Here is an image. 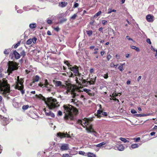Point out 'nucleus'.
Instances as JSON below:
<instances>
[{
	"mask_svg": "<svg viewBox=\"0 0 157 157\" xmlns=\"http://www.w3.org/2000/svg\"><path fill=\"white\" fill-rule=\"evenodd\" d=\"M64 112L65 115L64 117L65 121L67 123L71 124H73V121L74 120V114L78 113V110L71 105H65L63 106Z\"/></svg>",
	"mask_w": 157,
	"mask_h": 157,
	"instance_id": "1",
	"label": "nucleus"
},
{
	"mask_svg": "<svg viewBox=\"0 0 157 157\" xmlns=\"http://www.w3.org/2000/svg\"><path fill=\"white\" fill-rule=\"evenodd\" d=\"M45 102L49 109H53L57 108L59 106V102L56 99L52 98H48Z\"/></svg>",
	"mask_w": 157,
	"mask_h": 157,
	"instance_id": "2",
	"label": "nucleus"
},
{
	"mask_svg": "<svg viewBox=\"0 0 157 157\" xmlns=\"http://www.w3.org/2000/svg\"><path fill=\"white\" fill-rule=\"evenodd\" d=\"M0 90L2 94L7 95L10 92V88L8 84L5 81H0Z\"/></svg>",
	"mask_w": 157,
	"mask_h": 157,
	"instance_id": "3",
	"label": "nucleus"
},
{
	"mask_svg": "<svg viewBox=\"0 0 157 157\" xmlns=\"http://www.w3.org/2000/svg\"><path fill=\"white\" fill-rule=\"evenodd\" d=\"M8 66L7 71L10 74L12 73L13 71L18 69V64L15 62H9V63H8Z\"/></svg>",
	"mask_w": 157,
	"mask_h": 157,
	"instance_id": "4",
	"label": "nucleus"
},
{
	"mask_svg": "<svg viewBox=\"0 0 157 157\" xmlns=\"http://www.w3.org/2000/svg\"><path fill=\"white\" fill-rule=\"evenodd\" d=\"M68 69L72 71L76 76H79L80 75L78 67L77 66L75 65L72 67V65H69L68 66Z\"/></svg>",
	"mask_w": 157,
	"mask_h": 157,
	"instance_id": "5",
	"label": "nucleus"
},
{
	"mask_svg": "<svg viewBox=\"0 0 157 157\" xmlns=\"http://www.w3.org/2000/svg\"><path fill=\"white\" fill-rule=\"evenodd\" d=\"M57 137L61 139L62 138L67 137L68 138H71V137L70 136L69 134H68L67 132L66 133L59 132L57 133Z\"/></svg>",
	"mask_w": 157,
	"mask_h": 157,
	"instance_id": "6",
	"label": "nucleus"
},
{
	"mask_svg": "<svg viewBox=\"0 0 157 157\" xmlns=\"http://www.w3.org/2000/svg\"><path fill=\"white\" fill-rule=\"evenodd\" d=\"M0 119L2 124L4 126L6 125L9 123V119L7 118L4 117L0 115Z\"/></svg>",
	"mask_w": 157,
	"mask_h": 157,
	"instance_id": "7",
	"label": "nucleus"
},
{
	"mask_svg": "<svg viewBox=\"0 0 157 157\" xmlns=\"http://www.w3.org/2000/svg\"><path fill=\"white\" fill-rule=\"evenodd\" d=\"M14 56L16 59H18L20 57V55L17 52L16 50L13 51L12 54L11 53L10 55V57L12 59L13 56Z\"/></svg>",
	"mask_w": 157,
	"mask_h": 157,
	"instance_id": "8",
	"label": "nucleus"
},
{
	"mask_svg": "<svg viewBox=\"0 0 157 157\" xmlns=\"http://www.w3.org/2000/svg\"><path fill=\"white\" fill-rule=\"evenodd\" d=\"M60 150L62 151L67 150L69 149V144H62L60 146Z\"/></svg>",
	"mask_w": 157,
	"mask_h": 157,
	"instance_id": "9",
	"label": "nucleus"
},
{
	"mask_svg": "<svg viewBox=\"0 0 157 157\" xmlns=\"http://www.w3.org/2000/svg\"><path fill=\"white\" fill-rule=\"evenodd\" d=\"M45 115L49 117H54L55 115L54 113L50 110H46L45 109Z\"/></svg>",
	"mask_w": 157,
	"mask_h": 157,
	"instance_id": "10",
	"label": "nucleus"
},
{
	"mask_svg": "<svg viewBox=\"0 0 157 157\" xmlns=\"http://www.w3.org/2000/svg\"><path fill=\"white\" fill-rule=\"evenodd\" d=\"M45 86L46 88H47V90L49 91H50L52 87L53 86L49 84L47 80H45Z\"/></svg>",
	"mask_w": 157,
	"mask_h": 157,
	"instance_id": "11",
	"label": "nucleus"
},
{
	"mask_svg": "<svg viewBox=\"0 0 157 157\" xmlns=\"http://www.w3.org/2000/svg\"><path fill=\"white\" fill-rule=\"evenodd\" d=\"M154 16L151 14L147 15L146 17L147 21L149 22H152L154 20Z\"/></svg>",
	"mask_w": 157,
	"mask_h": 157,
	"instance_id": "12",
	"label": "nucleus"
},
{
	"mask_svg": "<svg viewBox=\"0 0 157 157\" xmlns=\"http://www.w3.org/2000/svg\"><path fill=\"white\" fill-rule=\"evenodd\" d=\"M71 89L69 87H66L65 89L63 91V93L65 94H70L71 93Z\"/></svg>",
	"mask_w": 157,
	"mask_h": 157,
	"instance_id": "13",
	"label": "nucleus"
},
{
	"mask_svg": "<svg viewBox=\"0 0 157 157\" xmlns=\"http://www.w3.org/2000/svg\"><path fill=\"white\" fill-rule=\"evenodd\" d=\"M96 78H97L96 77H95L94 80H93L94 79H92L91 78V79H92V80H91L90 81H86L85 79L83 80V81L84 82H87V83H89V84H90V85H94L95 83V80H96Z\"/></svg>",
	"mask_w": 157,
	"mask_h": 157,
	"instance_id": "14",
	"label": "nucleus"
},
{
	"mask_svg": "<svg viewBox=\"0 0 157 157\" xmlns=\"http://www.w3.org/2000/svg\"><path fill=\"white\" fill-rule=\"evenodd\" d=\"M86 130L87 131L88 133H96V132H95L93 128L91 126H90L89 128L86 127Z\"/></svg>",
	"mask_w": 157,
	"mask_h": 157,
	"instance_id": "15",
	"label": "nucleus"
},
{
	"mask_svg": "<svg viewBox=\"0 0 157 157\" xmlns=\"http://www.w3.org/2000/svg\"><path fill=\"white\" fill-rule=\"evenodd\" d=\"M77 123L78 124H81L84 128H85L84 125L86 126V121H85L84 122H83L82 120L80 119H78L77 121Z\"/></svg>",
	"mask_w": 157,
	"mask_h": 157,
	"instance_id": "16",
	"label": "nucleus"
},
{
	"mask_svg": "<svg viewBox=\"0 0 157 157\" xmlns=\"http://www.w3.org/2000/svg\"><path fill=\"white\" fill-rule=\"evenodd\" d=\"M67 4V2H62L59 3V7L63 8L65 7Z\"/></svg>",
	"mask_w": 157,
	"mask_h": 157,
	"instance_id": "17",
	"label": "nucleus"
},
{
	"mask_svg": "<svg viewBox=\"0 0 157 157\" xmlns=\"http://www.w3.org/2000/svg\"><path fill=\"white\" fill-rule=\"evenodd\" d=\"M40 78V77L38 75H36L33 78V82H37L39 81Z\"/></svg>",
	"mask_w": 157,
	"mask_h": 157,
	"instance_id": "18",
	"label": "nucleus"
},
{
	"mask_svg": "<svg viewBox=\"0 0 157 157\" xmlns=\"http://www.w3.org/2000/svg\"><path fill=\"white\" fill-rule=\"evenodd\" d=\"M119 151H122L124 150V147L123 145L121 144L117 147Z\"/></svg>",
	"mask_w": 157,
	"mask_h": 157,
	"instance_id": "19",
	"label": "nucleus"
},
{
	"mask_svg": "<svg viewBox=\"0 0 157 157\" xmlns=\"http://www.w3.org/2000/svg\"><path fill=\"white\" fill-rule=\"evenodd\" d=\"M29 27L31 29H33L36 27V23L30 24Z\"/></svg>",
	"mask_w": 157,
	"mask_h": 157,
	"instance_id": "20",
	"label": "nucleus"
},
{
	"mask_svg": "<svg viewBox=\"0 0 157 157\" xmlns=\"http://www.w3.org/2000/svg\"><path fill=\"white\" fill-rule=\"evenodd\" d=\"M78 101V100L77 99H72L71 100V102L74 104L75 105H76L78 106V105L77 104V102Z\"/></svg>",
	"mask_w": 157,
	"mask_h": 157,
	"instance_id": "21",
	"label": "nucleus"
},
{
	"mask_svg": "<svg viewBox=\"0 0 157 157\" xmlns=\"http://www.w3.org/2000/svg\"><path fill=\"white\" fill-rule=\"evenodd\" d=\"M131 48L135 50L136 52H139L140 51V49L139 48L137 47H136L135 46H131Z\"/></svg>",
	"mask_w": 157,
	"mask_h": 157,
	"instance_id": "22",
	"label": "nucleus"
},
{
	"mask_svg": "<svg viewBox=\"0 0 157 157\" xmlns=\"http://www.w3.org/2000/svg\"><path fill=\"white\" fill-rule=\"evenodd\" d=\"M106 143V142H102L96 145L97 147H101L102 146L105 144Z\"/></svg>",
	"mask_w": 157,
	"mask_h": 157,
	"instance_id": "23",
	"label": "nucleus"
},
{
	"mask_svg": "<svg viewBox=\"0 0 157 157\" xmlns=\"http://www.w3.org/2000/svg\"><path fill=\"white\" fill-rule=\"evenodd\" d=\"M87 155L88 157H96L95 155L90 152L88 153H87Z\"/></svg>",
	"mask_w": 157,
	"mask_h": 157,
	"instance_id": "24",
	"label": "nucleus"
},
{
	"mask_svg": "<svg viewBox=\"0 0 157 157\" xmlns=\"http://www.w3.org/2000/svg\"><path fill=\"white\" fill-rule=\"evenodd\" d=\"M74 73H72V72H69V73H67V74L69 75V77H71V78H74L75 76H76L75 74H73Z\"/></svg>",
	"mask_w": 157,
	"mask_h": 157,
	"instance_id": "25",
	"label": "nucleus"
},
{
	"mask_svg": "<svg viewBox=\"0 0 157 157\" xmlns=\"http://www.w3.org/2000/svg\"><path fill=\"white\" fill-rule=\"evenodd\" d=\"M55 85L56 86H61L62 85V82L60 81H57L55 82Z\"/></svg>",
	"mask_w": 157,
	"mask_h": 157,
	"instance_id": "26",
	"label": "nucleus"
},
{
	"mask_svg": "<svg viewBox=\"0 0 157 157\" xmlns=\"http://www.w3.org/2000/svg\"><path fill=\"white\" fill-rule=\"evenodd\" d=\"M139 145L136 144H133L131 145V147L132 149H134L138 147Z\"/></svg>",
	"mask_w": 157,
	"mask_h": 157,
	"instance_id": "27",
	"label": "nucleus"
},
{
	"mask_svg": "<svg viewBox=\"0 0 157 157\" xmlns=\"http://www.w3.org/2000/svg\"><path fill=\"white\" fill-rule=\"evenodd\" d=\"M99 107L100 109L97 110V113L98 115L100 114L102 112V111L101 110L102 109V106L101 105H99Z\"/></svg>",
	"mask_w": 157,
	"mask_h": 157,
	"instance_id": "28",
	"label": "nucleus"
},
{
	"mask_svg": "<svg viewBox=\"0 0 157 157\" xmlns=\"http://www.w3.org/2000/svg\"><path fill=\"white\" fill-rule=\"evenodd\" d=\"M120 140L121 141H122L124 142V143H126V142H129V141L127 140L126 139L122 138V137H121L120 138Z\"/></svg>",
	"mask_w": 157,
	"mask_h": 157,
	"instance_id": "29",
	"label": "nucleus"
},
{
	"mask_svg": "<svg viewBox=\"0 0 157 157\" xmlns=\"http://www.w3.org/2000/svg\"><path fill=\"white\" fill-rule=\"evenodd\" d=\"M86 33L87 35L89 36H91L93 34V32L92 30L86 31Z\"/></svg>",
	"mask_w": 157,
	"mask_h": 157,
	"instance_id": "30",
	"label": "nucleus"
},
{
	"mask_svg": "<svg viewBox=\"0 0 157 157\" xmlns=\"http://www.w3.org/2000/svg\"><path fill=\"white\" fill-rule=\"evenodd\" d=\"M145 114H136L134 115V116L137 117H145Z\"/></svg>",
	"mask_w": 157,
	"mask_h": 157,
	"instance_id": "31",
	"label": "nucleus"
},
{
	"mask_svg": "<svg viewBox=\"0 0 157 157\" xmlns=\"http://www.w3.org/2000/svg\"><path fill=\"white\" fill-rule=\"evenodd\" d=\"M10 50H11L10 48L6 49L4 51V53L5 54H9V53L10 52Z\"/></svg>",
	"mask_w": 157,
	"mask_h": 157,
	"instance_id": "32",
	"label": "nucleus"
},
{
	"mask_svg": "<svg viewBox=\"0 0 157 157\" xmlns=\"http://www.w3.org/2000/svg\"><path fill=\"white\" fill-rule=\"evenodd\" d=\"M116 12V10H112L111 9L109 8L108 10V13H110L112 12Z\"/></svg>",
	"mask_w": 157,
	"mask_h": 157,
	"instance_id": "33",
	"label": "nucleus"
},
{
	"mask_svg": "<svg viewBox=\"0 0 157 157\" xmlns=\"http://www.w3.org/2000/svg\"><path fill=\"white\" fill-rule=\"evenodd\" d=\"M67 20V19L66 18H63L60 20L59 23L60 24H62L63 22L66 21Z\"/></svg>",
	"mask_w": 157,
	"mask_h": 157,
	"instance_id": "34",
	"label": "nucleus"
},
{
	"mask_svg": "<svg viewBox=\"0 0 157 157\" xmlns=\"http://www.w3.org/2000/svg\"><path fill=\"white\" fill-rule=\"evenodd\" d=\"M21 56H22L23 57H24L26 55V53L24 50H22V51L20 52Z\"/></svg>",
	"mask_w": 157,
	"mask_h": 157,
	"instance_id": "35",
	"label": "nucleus"
},
{
	"mask_svg": "<svg viewBox=\"0 0 157 157\" xmlns=\"http://www.w3.org/2000/svg\"><path fill=\"white\" fill-rule=\"evenodd\" d=\"M21 43V42L20 41H19L18 42L15 44L14 46V48H16Z\"/></svg>",
	"mask_w": 157,
	"mask_h": 157,
	"instance_id": "36",
	"label": "nucleus"
},
{
	"mask_svg": "<svg viewBox=\"0 0 157 157\" xmlns=\"http://www.w3.org/2000/svg\"><path fill=\"white\" fill-rule=\"evenodd\" d=\"M29 107V106L28 105H24L22 107V109L24 110H25L28 109Z\"/></svg>",
	"mask_w": 157,
	"mask_h": 157,
	"instance_id": "37",
	"label": "nucleus"
},
{
	"mask_svg": "<svg viewBox=\"0 0 157 157\" xmlns=\"http://www.w3.org/2000/svg\"><path fill=\"white\" fill-rule=\"evenodd\" d=\"M101 13V11H98L95 14L94 16V17H97L100 15V14Z\"/></svg>",
	"mask_w": 157,
	"mask_h": 157,
	"instance_id": "38",
	"label": "nucleus"
},
{
	"mask_svg": "<svg viewBox=\"0 0 157 157\" xmlns=\"http://www.w3.org/2000/svg\"><path fill=\"white\" fill-rule=\"evenodd\" d=\"M36 40L37 38L35 37H34L32 39H31V40L32 42H33V43L34 44L36 43Z\"/></svg>",
	"mask_w": 157,
	"mask_h": 157,
	"instance_id": "39",
	"label": "nucleus"
},
{
	"mask_svg": "<svg viewBox=\"0 0 157 157\" xmlns=\"http://www.w3.org/2000/svg\"><path fill=\"white\" fill-rule=\"evenodd\" d=\"M32 42L31 39H29L27 41L26 44L29 45L31 44Z\"/></svg>",
	"mask_w": 157,
	"mask_h": 157,
	"instance_id": "40",
	"label": "nucleus"
},
{
	"mask_svg": "<svg viewBox=\"0 0 157 157\" xmlns=\"http://www.w3.org/2000/svg\"><path fill=\"white\" fill-rule=\"evenodd\" d=\"M77 16V14H75L72 16L70 18L71 19H75Z\"/></svg>",
	"mask_w": 157,
	"mask_h": 157,
	"instance_id": "41",
	"label": "nucleus"
},
{
	"mask_svg": "<svg viewBox=\"0 0 157 157\" xmlns=\"http://www.w3.org/2000/svg\"><path fill=\"white\" fill-rule=\"evenodd\" d=\"M89 147L90 148L92 149H95V148L97 147L96 145L92 144V145H90L89 146Z\"/></svg>",
	"mask_w": 157,
	"mask_h": 157,
	"instance_id": "42",
	"label": "nucleus"
},
{
	"mask_svg": "<svg viewBox=\"0 0 157 157\" xmlns=\"http://www.w3.org/2000/svg\"><path fill=\"white\" fill-rule=\"evenodd\" d=\"M23 9L24 10L26 11H28V10H30L28 6H27V7L25 6V7H23Z\"/></svg>",
	"mask_w": 157,
	"mask_h": 157,
	"instance_id": "43",
	"label": "nucleus"
},
{
	"mask_svg": "<svg viewBox=\"0 0 157 157\" xmlns=\"http://www.w3.org/2000/svg\"><path fill=\"white\" fill-rule=\"evenodd\" d=\"M62 115V113L61 111L59 110V111H58V113L57 114V116H61Z\"/></svg>",
	"mask_w": 157,
	"mask_h": 157,
	"instance_id": "44",
	"label": "nucleus"
},
{
	"mask_svg": "<svg viewBox=\"0 0 157 157\" xmlns=\"http://www.w3.org/2000/svg\"><path fill=\"white\" fill-rule=\"evenodd\" d=\"M39 86H40L42 88H44L45 86V82H44V83H40L39 84Z\"/></svg>",
	"mask_w": 157,
	"mask_h": 157,
	"instance_id": "45",
	"label": "nucleus"
},
{
	"mask_svg": "<svg viewBox=\"0 0 157 157\" xmlns=\"http://www.w3.org/2000/svg\"><path fill=\"white\" fill-rule=\"evenodd\" d=\"M140 138L139 137H137L136 138H135L134 139V140H135V142H139V141L140 140Z\"/></svg>",
	"mask_w": 157,
	"mask_h": 157,
	"instance_id": "46",
	"label": "nucleus"
},
{
	"mask_svg": "<svg viewBox=\"0 0 157 157\" xmlns=\"http://www.w3.org/2000/svg\"><path fill=\"white\" fill-rule=\"evenodd\" d=\"M83 90L84 91V92L87 93L91 91V90H90L87 89H83Z\"/></svg>",
	"mask_w": 157,
	"mask_h": 157,
	"instance_id": "47",
	"label": "nucleus"
},
{
	"mask_svg": "<svg viewBox=\"0 0 157 157\" xmlns=\"http://www.w3.org/2000/svg\"><path fill=\"white\" fill-rule=\"evenodd\" d=\"M47 22L48 24L50 25L52 23V21L51 20L48 19Z\"/></svg>",
	"mask_w": 157,
	"mask_h": 157,
	"instance_id": "48",
	"label": "nucleus"
},
{
	"mask_svg": "<svg viewBox=\"0 0 157 157\" xmlns=\"http://www.w3.org/2000/svg\"><path fill=\"white\" fill-rule=\"evenodd\" d=\"M118 68L120 71H122L123 70V67L122 65H121L118 67Z\"/></svg>",
	"mask_w": 157,
	"mask_h": 157,
	"instance_id": "49",
	"label": "nucleus"
},
{
	"mask_svg": "<svg viewBox=\"0 0 157 157\" xmlns=\"http://www.w3.org/2000/svg\"><path fill=\"white\" fill-rule=\"evenodd\" d=\"M130 111L131 113L132 114H135L137 113L136 111L134 109H132Z\"/></svg>",
	"mask_w": 157,
	"mask_h": 157,
	"instance_id": "50",
	"label": "nucleus"
},
{
	"mask_svg": "<svg viewBox=\"0 0 157 157\" xmlns=\"http://www.w3.org/2000/svg\"><path fill=\"white\" fill-rule=\"evenodd\" d=\"M79 154L80 155H84L85 154V153L84 151H79Z\"/></svg>",
	"mask_w": 157,
	"mask_h": 157,
	"instance_id": "51",
	"label": "nucleus"
},
{
	"mask_svg": "<svg viewBox=\"0 0 157 157\" xmlns=\"http://www.w3.org/2000/svg\"><path fill=\"white\" fill-rule=\"evenodd\" d=\"M64 63L67 65V66H68H68L69 65H70L68 61H64Z\"/></svg>",
	"mask_w": 157,
	"mask_h": 157,
	"instance_id": "52",
	"label": "nucleus"
},
{
	"mask_svg": "<svg viewBox=\"0 0 157 157\" xmlns=\"http://www.w3.org/2000/svg\"><path fill=\"white\" fill-rule=\"evenodd\" d=\"M63 157H70L69 155L67 154H63Z\"/></svg>",
	"mask_w": 157,
	"mask_h": 157,
	"instance_id": "53",
	"label": "nucleus"
},
{
	"mask_svg": "<svg viewBox=\"0 0 157 157\" xmlns=\"http://www.w3.org/2000/svg\"><path fill=\"white\" fill-rule=\"evenodd\" d=\"M79 6V4L78 3H75L74 5V8H77V7Z\"/></svg>",
	"mask_w": 157,
	"mask_h": 157,
	"instance_id": "54",
	"label": "nucleus"
},
{
	"mask_svg": "<svg viewBox=\"0 0 157 157\" xmlns=\"http://www.w3.org/2000/svg\"><path fill=\"white\" fill-rule=\"evenodd\" d=\"M146 41L149 44H151V42L150 39L147 38V40Z\"/></svg>",
	"mask_w": 157,
	"mask_h": 157,
	"instance_id": "55",
	"label": "nucleus"
},
{
	"mask_svg": "<svg viewBox=\"0 0 157 157\" xmlns=\"http://www.w3.org/2000/svg\"><path fill=\"white\" fill-rule=\"evenodd\" d=\"M104 78L105 79H107L108 78V73H107L106 74L104 75Z\"/></svg>",
	"mask_w": 157,
	"mask_h": 157,
	"instance_id": "56",
	"label": "nucleus"
},
{
	"mask_svg": "<svg viewBox=\"0 0 157 157\" xmlns=\"http://www.w3.org/2000/svg\"><path fill=\"white\" fill-rule=\"evenodd\" d=\"M102 22L103 25H104L107 23V21L105 20H103L102 21Z\"/></svg>",
	"mask_w": 157,
	"mask_h": 157,
	"instance_id": "57",
	"label": "nucleus"
},
{
	"mask_svg": "<svg viewBox=\"0 0 157 157\" xmlns=\"http://www.w3.org/2000/svg\"><path fill=\"white\" fill-rule=\"evenodd\" d=\"M111 56L110 55H109L107 56V59L108 61H109L110 59L111 58Z\"/></svg>",
	"mask_w": 157,
	"mask_h": 157,
	"instance_id": "58",
	"label": "nucleus"
},
{
	"mask_svg": "<svg viewBox=\"0 0 157 157\" xmlns=\"http://www.w3.org/2000/svg\"><path fill=\"white\" fill-rule=\"evenodd\" d=\"M17 12L18 13H21L23 12V11L22 10L20 9V10H17Z\"/></svg>",
	"mask_w": 157,
	"mask_h": 157,
	"instance_id": "59",
	"label": "nucleus"
},
{
	"mask_svg": "<svg viewBox=\"0 0 157 157\" xmlns=\"http://www.w3.org/2000/svg\"><path fill=\"white\" fill-rule=\"evenodd\" d=\"M126 37L127 39H128L129 40H132L133 41V40L132 38H129V36H127Z\"/></svg>",
	"mask_w": 157,
	"mask_h": 157,
	"instance_id": "60",
	"label": "nucleus"
},
{
	"mask_svg": "<svg viewBox=\"0 0 157 157\" xmlns=\"http://www.w3.org/2000/svg\"><path fill=\"white\" fill-rule=\"evenodd\" d=\"M102 115L103 116H106L107 115V113L106 112H102Z\"/></svg>",
	"mask_w": 157,
	"mask_h": 157,
	"instance_id": "61",
	"label": "nucleus"
},
{
	"mask_svg": "<svg viewBox=\"0 0 157 157\" xmlns=\"http://www.w3.org/2000/svg\"><path fill=\"white\" fill-rule=\"evenodd\" d=\"M94 71V70L93 68H91L90 70V73H92Z\"/></svg>",
	"mask_w": 157,
	"mask_h": 157,
	"instance_id": "62",
	"label": "nucleus"
},
{
	"mask_svg": "<svg viewBox=\"0 0 157 157\" xmlns=\"http://www.w3.org/2000/svg\"><path fill=\"white\" fill-rule=\"evenodd\" d=\"M40 99H42L43 100H45V97H43L42 95H40Z\"/></svg>",
	"mask_w": 157,
	"mask_h": 157,
	"instance_id": "63",
	"label": "nucleus"
},
{
	"mask_svg": "<svg viewBox=\"0 0 157 157\" xmlns=\"http://www.w3.org/2000/svg\"><path fill=\"white\" fill-rule=\"evenodd\" d=\"M54 29L55 31H56L57 32H58L59 30V29L58 27H57L55 28Z\"/></svg>",
	"mask_w": 157,
	"mask_h": 157,
	"instance_id": "64",
	"label": "nucleus"
}]
</instances>
